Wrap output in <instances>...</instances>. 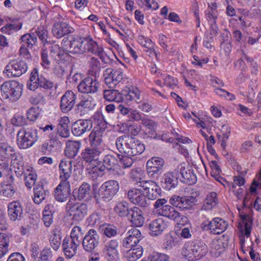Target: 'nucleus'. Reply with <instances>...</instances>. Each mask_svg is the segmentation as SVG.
<instances>
[{
    "instance_id": "obj_55",
    "label": "nucleus",
    "mask_w": 261,
    "mask_h": 261,
    "mask_svg": "<svg viewBox=\"0 0 261 261\" xmlns=\"http://www.w3.org/2000/svg\"><path fill=\"white\" fill-rule=\"evenodd\" d=\"M61 232L57 230H54L52 234L49 237V242L52 248L57 251L61 245Z\"/></svg>"
},
{
    "instance_id": "obj_62",
    "label": "nucleus",
    "mask_w": 261,
    "mask_h": 261,
    "mask_svg": "<svg viewBox=\"0 0 261 261\" xmlns=\"http://www.w3.org/2000/svg\"><path fill=\"white\" fill-rule=\"evenodd\" d=\"M15 193V189L13 184H6L3 187L1 194L5 197L11 198Z\"/></svg>"
},
{
    "instance_id": "obj_45",
    "label": "nucleus",
    "mask_w": 261,
    "mask_h": 261,
    "mask_svg": "<svg viewBox=\"0 0 261 261\" xmlns=\"http://www.w3.org/2000/svg\"><path fill=\"white\" fill-rule=\"evenodd\" d=\"M34 201L36 204H40L48 195L49 191L44 188L43 185H38L34 188Z\"/></svg>"
},
{
    "instance_id": "obj_33",
    "label": "nucleus",
    "mask_w": 261,
    "mask_h": 261,
    "mask_svg": "<svg viewBox=\"0 0 261 261\" xmlns=\"http://www.w3.org/2000/svg\"><path fill=\"white\" fill-rule=\"evenodd\" d=\"M129 135H124L118 137L115 142L116 146L119 152L122 155H127L130 140L132 138Z\"/></svg>"
},
{
    "instance_id": "obj_25",
    "label": "nucleus",
    "mask_w": 261,
    "mask_h": 261,
    "mask_svg": "<svg viewBox=\"0 0 261 261\" xmlns=\"http://www.w3.org/2000/svg\"><path fill=\"white\" fill-rule=\"evenodd\" d=\"M50 53L51 56L57 61H69L71 58L67 49L61 48L58 44L53 45L50 47Z\"/></svg>"
},
{
    "instance_id": "obj_47",
    "label": "nucleus",
    "mask_w": 261,
    "mask_h": 261,
    "mask_svg": "<svg viewBox=\"0 0 261 261\" xmlns=\"http://www.w3.org/2000/svg\"><path fill=\"white\" fill-rule=\"evenodd\" d=\"M130 248L125 254V258L128 261H136L142 256L143 249L142 246H137V247Z\"/></svg>"
},
{
    "instance_id": "obj_42",
    "label": "nucleus",
    "mask_w": 261,
    "mask_h": 261,
    "mask_svg": "<svg viewBox=\"0 0 261 261\" xmlns=\"http://www.w3.org/2000/svg\"><path fill=\"white\" fill-rule=\"evenodd\" d=\"M88 74L93 77L98 78L99 76L101 70V64L98 59L92 57L88 61Z\"/></svg>"
},
{
    "instance_id": "obj_56",
    "label": "nucleus",
    "mask_w": 261,
    "mask_h": 261,
    "mask_svg": "<svg viewBox=\"0 0 261 261\" xmlns=\"http://www.w3.org/2000/svg\"><path fill=\"white\" fill-rule=\"evenodd\" d=\"M32 33L35 35L37 39L38 37L44 44H47L49 42L48 40V31L44 27H38L35 30L34 32Z\"/></svg>"
},
{
    "instance_id": "obj_44",
    "label": "nucleus",
    "mask_w": 261,
    "mask_h": 261,
    "mask_svg": "<svg viewBox=\"0 0 261 261\" xmlns=\"http://www.w3.org/2000/svg\"><path fill=\"white\" fill-rule=\"evenodd\" d=\"M218 203V199L217 193L214 192H212L207 195L203 204L201 207V210H211Z\"/></svg>"
},
{
    "instance_id": "obj_50",
    "label": "nucleus",
    "mask_w": 261,
    "mask_h": 261,
    "mask_svg": "<svg viewBox=\"0 0 261 261\" xmlns=\"http://www.w3.org/2000/svg\"><path fill=\"white\" fill-rule=\"evenodd\" d=\"M37 179V174L34 169L31 167L26 169L25 174L24 175V180L25 181V186L28 188H31L34 186Z\"/></svg>"
},
{
    "instance_id": "obj_59",
    "label": "nucleus",
    "mask_w": 261,
    "mask_h": 261,
    "mask_svg": "<svg viewBox=\"0 0 261 261\" xmlns=\"http://www.w3.org/2000/svg\"><path fill=\"white\" fill-rule=\"evenodd\" d=\"M124 94L123 96L124 99L127 100H134L137 102H138V100H140V92L137 88H135L132 90H129L128 92L126 90L123 91Z\"/></svg>"
},
{
    "instance_id": "obj_49",
    "label": "nucleus",
    "mask_w": 261,
    "mask_h": 261,
    "mask_svg": "<svg viewBox=\"0 0 261 261\" xmlns=\"http://www.w3.org/2000/svg\"><path fill=\"white\" fill-rule=\"evenodd\" d=\"M54 206L50 204H47L43 211L42 220L44 225L49 227L53 222Z\"/></svg>"
},
{
    "instance_id": "obj_53",
    "label": "nucleus",
    "mask_w": 261,
    "mask_h": 261,
    "mask_svg": "<svg viewBox=\"0 0 261 261\" xmlns=\"http://www.w3.org/2000/svg\"><path fill=\"white\" fill-rule=\"evenodd\" d=\"M84 232L81 227L75 226L72 228L70 237L72 240L80 244L84 239Z\"/></svg>"
},
{
    "instance_id": "obj_26",
    "label": "nucleus",
    "mask_w": 261,
    "mask_h": 261,
    "mask_svg": "<svg viewBox=\"0 0 261 261\" xmlns=\"http://www.w3.org/2000/svg\"><path fill=\"white\" fill-rule=\"evenodd\" d=\"M80 244L71 239L66 237L62 242L63 252L66 257L69 258L73 257L76 253L77 247Z\"/></svg>"
},
{
    "instance_id": "obj_4",
    "label": "nucleus",
    "mask_w": 261,
    "mask_h": 261,
    "mask_svg": "<svg viewBox=\"0 0 261 261\" xmlns=\"http://www.w3.org/2000/svg\"><path fill=\"white\" fill-rule=\"evenodd\" d=\"M1 90L4 98L16 101L22 95L23 85L16 81H6L1 85Z\"/></svg>"
},
{
    "instance_id": "obj_57",
    "label": "nucleus",
    "mask_w": 261,
    "mask_h": 261,
    "mask_svg": "<svg viewBox=\"0 0 261 261\" xmlns=\"http://www.w3.org/2000/svg\"><path fill=\"white\" fill-rule=\"evenodd\" d=\"M102 233L107 238H111L118 234V229L113 224H105L102 227Z\"/></svg>"
},
{
    "instance_id": "obj_24",
    "label": "nucleus",
    "mask_w": 261,
    "mask_h": 261,
    "mask_svg": "<svg viewBox=\"0 0 261 261\" xmlns=\"http://www.w3.org/2000/svg\"><path fill=\"white\" fill-rule=\"evenodd\" d=\"M8 213L11 221H20L23 218V209L20 203L16 201L10 203L8 205Z\"/></svg>"
},
{
    "instance_id": "obj_31",
    "label": "nucleus",
    "mask_w": 261,
    "mask_h": 261,
    "mask_svg": "<svg viewBox=\"0 0 261 261\" xmlns=\"http://www.w3.org/2000/svg\"><path fill=\"white\" fill-rule=\"evenodd\" d=\"M177 184V177L173 172L166 173L161 181L162 187L167 191H169L172 188H175Z\"/></svg>"
},
{
    "instance_id": "obj_41",
    "label": "nucleus",
    "mask_w": 261,
    "mask_h": 261,
    "mask_svg": "<svg viewBox=\"0 0 261 261\" xmlns=\"http://www.w3.org/2000/svg\"><path fill=\"white\" fill-rule=\"evenodd\" d=\"M10 23H8L1 29V32L4 34L12 35L21 30L22 23L18 21L9 18Z\"/></svg>"
},
{
    "instance_id": "obj_63",
    "label": "nucleus",
    "mask_w": 261,
    "mask_h": 261,
    "mask_svg": "<svg viewBox=\"0 0 261 261\" xmlns=\"http://www.w3.org/2000/svg\"><path fill=\"white\" fill-rule=\"evenodd\" d=\"M129 155H120L119 154V162L120 163V166L123 169L130 167L133 163L134 161Z\"/></svg>"
},
{
    "instance_id": "obj_64",
    "label": "nucleus",
    "mask_w": 261,
    "mask_h": 261,
    "mask_svg": "<svg viewBox=\"0 0 261 261\" xmlns=\"http://www.w3.org/2000/svg\"><path fill=\"white\" fill-rule=\"evenodd\" d=\"M41 110L39 108L31 107L27 112V119L31 121H35L41 114Z\"/></svg>"
},
{
    "instance_id": "obj_43",
    "label": "nucleus",
    "mask_w": 261,
    "mask_h": 261,
    "mask_svg": "<svg viewBox=\"0 0 261 261\" xmlns=\"http://www.w3.org/2000/svg\"><path fill=\"white\" fill-rule=\"evenodd\" d=\"M81 146L80 141H68L66 143V147L65 149L66 155L70 158H74L78 153Z\"/></svg>"
},
{
    "instance_id": "obj_1",
    "label": "nucleus",
    "mask_w": 261,
    "mask_h": 261,
    "mask_svg": "<svg viewBox=\"0 0 261 261\" xmlns=\"http://www.w3.org/2000/svg\"><path fill=\"white\" fill-rule=\"evenodd\" d=\"M119 190V184L115 180H110L103 183L97 191L94 192V198L96 203L110 201Z\"/></svg>"
},
{
    "instance_id": "obj_5",
    "label": "nucleus",
    "mask_w": 261,
    "mask_h": 261,
    "mask_svg": "<svg viewBox=\"0 0 261 261\" xmlns=\"http://www.w3.org/2000/svg\"><path fill=\"white\" fill-rule=\"evenodd\" d=\"M87 38L77 39L73 36L65 37L61 42L63 48L73 54H83L86 52Z\"/></svg>"
},
{
    "instance_id": "obj_52",
    "label": "nucleus",
    "mask_w": 261,
    "mask_h": 261,
    "mask_svg": "<svg viewBox=\"0 0 261 261\" xmlns=\"http://www.w3.org/2000/svg\"><path fill=\"white\" fill-rule=\"evenodd\" d=\"M210 165L212 169L211 175L214 177L217 181L222 183L225 186V185L222 182V181H225V179L220 176V173L221 172V169L218 163L216 161H212L210 162Z\"/></svg>"
},
{
    "instance_id": "obj_28",
    "label": "nucleus",
    "mask_w": 261,
    "mask_h": 261,
    "mask_svg": "<svg viewBox=\"0 0 261 261\" xmlns=\"http://www.w3.org/2000/svg\"><path fill=\"white\" fill-rule=\"evenodd\" d=\"M101 152L92 148L89 146L86 147L81 153L82 159L87 163H92L94 162L98 164L100 161H98V158Z\"/></svg>"
},
{
    "instance_id": "obj_17",
    "label": "nucleus",
    "mask_w": 261,
    "mask_h": 261,
    "mask_svg": "<svg viewBox=\"0 0 261 261\" xmlns=\"http://www.w3.org/2000/svg\"><path fill=\"white\" fill-rule=\"evenodd\" d=\"M119 154H107L103 159V166L98 167L97 165H95L91 171L93 173L99 170L100 172H102L106 168L108 170H114L116 169L119 165Z\"/></svg>"
},
{
    "instance_id": "obj_34",
    "label": "nucleus",
    "mask_w": 261,
    "mask_h": 261,
    "mask_svg": "<svg viewBox=\"0 0 261 261\" xmlns=\"http://www.w3.org/2000/svg\"><path fill=\"white\" fill-rule=\"evenodd\" d=\"M151 236H156L161 234L167 228V224L162 218L152 221L149 225Z\"/></svg>"
},
{
    "instance_id": "obj_16",
    "label": "nucleus",
    "mask_w": 261,
    "mask_h": 261,
    "mask_svg": "<svg viewBox=\"0 0 261 261\" xmlns=\"http://www.w3.org/2000/svg\"><path fill=\"white\" fill-rule=\"evenodd\" d=\"M143 192L141 189L133 188L128 191L127 197L132 203L142 207H148L150 205V201L147 200Z\"/></svg>"
},
{
    "instance_id": "obj_60",
    "label": "nucleus",
    "mask_w": 261,
    "mask_h": 261,
    "mask_svg": "<svg viewBox=\"0 0 261 261\" xmlns=\"http://www.w3.org/2000/svg\"><path fill=\"white\" fill-rule=\"evenodd\" d=\"M240 216L245 226L244 234L246 237L248 238L250 236L252 228V219L249 216L246 214L241 215Z\"/></svg>"
},
{
    "instance_id": "obj_39",
    "label": "nucleus",
    "mask_w": 261,
    "mask_h": 261,
    "mask_svg": "<svg viewBox=\"0 0 261 261\" xmlns=\"http://www.w3.org/2000/svg\"><path fill=\"white\" fill-rule=\"evenodd\" d=\"M89 143L90 147L102 152L103 149L102 146V138L100 133L92 131L89 136Z\"/></svg>"
},
{
    "instance_id": "obj_22",
    "label": "nucleus",
    "mask_w": 261,
    "mask_h": 261,
    "mask_svg": "<svg viewBox=\"0 0 261 261\" xmlns=\"http://www.w3.org/2000/svg\"><path fill=\"white\" fill-rule=\"evenodd\" d=\"M74 29L69 23L64 21L55 22L52 28L53 35L57 38H61L65 35L73 33Z\"/></svg>"
},
{
    "instance_id": "obj_12",
    "label": "nucleus",
    "mask_w": 261,
    "mask_h": 261,
    "mask_svg": "<svg viewBox=\"0 0 261 261\" xmlns=\"http://www.w3.org/2000/svg\"><path fill=\"white\" fill-rule=\"evenodd\" d=\"M119 245V239H106L103 241V252L109 261H117Z\"/></svg>"
},
{
    "instance_id": "obj_51",
    "label": "nucleus",
    "mask_w": 261,
    "mask_h": 261,
    "mask_svg": "<svg viewBox=\"0 0 261 261\" xmlns=\"http://www.w3.org/2000/svg\"><path fill=\"white\" fill-rule=\"evenodd\" d=\"M128 206L129 204L127 202L121 201L116 204L114 210L120 217H128L130 211Z\"/></svg>"
},
{
    "instance_id": "obj_30",
    "label": "nucleus",
    "mask_w": 261,
    "mask_h": 261,
    "mask_svg": "<svg viewBox=\"0 0 261 261\" xmlns=\"http://www.w3.org/2000/svg\"><path fill=\"white\" fill-rule=\"evenodd\" d=\"M129 216L127 217L132 225L135 227H141L144 223V218L142 211L137 207L130 208Z\"/></svg>"
},
{
    "instance_id": "obj_11",
    "label": "nucleus",
    "mask_w": 261,
    "mask_h": 261,
    "mask_svg": "<svg viewBox=\"0 0 261 261\" xmlns=\"http://www.w3.org/2000/svg\"><path fill=\"white\" fill-rule=\"evenodd\" d=\"M99 236L96 230L89 229L81 242L83 249L88 253L94 252L99 245Z\"/></svg>"
},
{
    "instance_id": "obj_21",
    "label": "nucleus",
    "mask_w": 261,
    "mask_h": 261,
    "mask_svg": "<svg viewBox=\"0 0 261 261\" xmlns=\"http://www.w3.org/2000/svg\"><path fill=\"white\" fill-rule=\"evenodd\" d=\"M87 205L82 203H76L69 206L68 211L69 216L75 221L82 220L87 215Z\"/></svg>"
},
{
    "instance_id": "obj_32",
    "label": "nucleus",
    "mask_w": 261,
    "mask_h": 261,
    "mask_svg": "<svg viewBox=\"0 0 261 261\" xmlns=\"http://www.w3.org/2000/svg\"><path fill=\"white\" fill-rule=\"evenodd\" d=\"M179 174L181 176L180 180L182 182L192 185L195 184L197 181V177L190 168L181 167L180 168Z\"/></svg>"
},
{
    "instance_id": "obj_10",
    "label": "nucleus",
    "mask_w": 261,
    "mask_h": 261,
    "mask_svg": "<svg viewBox=\"0 0 261 261\" xmlns=\"http://www.w3.org/2000/svg\"><path fill=\"white\" fill-rule=\"evenodd\" d=\"M28 69V64L23 60H12L7 65L4 71L8 76L19 77Z\"/></svg>"
},
{
    "instance_id": "obj_61",
    "label": "nucleus",
    "mask_w": 261,
    "mask_h": 261,
    "mask_svg": "<svg viewBox=\"0 0 261 261\" xmlns=\"http://www.w3.org/2000/svg\"><path fill=\"white\" fill-rule=\"evenodd\" d=\"M141 261H171L169 257L162 253H153L148 256L147 258H144Z\"/></svg>"
},
{
    "instance_id": "obj_23",
    "label": "nucleus",
    "mask_w": 261,
    "mask_h": 261,
    "mask_svg": "<svg viewBox=\"0 0 261 261\" xmlns=\"http://www.w3.org/2000/svg\"><path fill=\"white\" fill-rule=\"evenodd\" d=\"M76 96L72 91H67L62 96L60 101V108L64 113L69 112L75 103Z\"/></svg>"
},
{
    "instance_id": "obj_14",
    "label": "nucleus",
    "mask_w": 261,
    "mask_h": 261,
    "mask_svg": "<svg viewBox=\"0 0 261 261\" xmlns=\"http://www.w3.org/2000/svg\"><path fill=\"white\" fill-rule=\"evenodd\" d=\"M77 88L80 93L94 94L98 91L100 84L97 77L88 76L80 82Z\"/></svg>"
},
{
    "instance_id": "obj_7",
    "label": "nucleus",
    "mask_w": 261,
    "mask_h": 261,
    "mask_svg": "<svg viewBox=\"0 0 261 261\" xmlns=\"http://www.w3.org/2000/svg\"><path fill=\"white\" fill-rule=\"evenodd\" d=\"M167 203V201L164 198L158 199L154 204V207L158 210L160 215L178 221L181 217L180 213Z\"/></svg>"
},
{
    "instance_id": "obj_13",
    "label": "nucleus",
    "mask_w": 261,
    "mask_h": 261,
    "mask_svg": "<svg viewBox=\"0 0 261 261\" xmlns=\"http://www.w3.org/2000/svg\"><path fill=\"white\" fill-rule=\"evenodd\" d=\"M165 164L164 160L159 157H153L146 163V170L149 176L158 179L161 175Z\"/></svg>"
},
{
    "instance_id": "obj_46",
    "label": "nucleus",
    "mask_w": 261,
    "mask_h": 261,
    "mask_svg": "<svg viewBox=\"0 0 261 261\" xmlns=\"http://www.w3.org/2000/svg\"><path fill=\"white\" fill-rule=\"evenodd\" d=\"M69 120L67 117H63L59 120L58 126V132L60 136L63 138H67L70 135L68 127Z\"/></svg>"
},
{
    "instance_id": "obj_27",
    "label": "nucleus",
    "mask_w": 261,
    "mask_h": 261,
    "mask_svg": "<svg viewBox=\"0 0 261 261\" xmlns=\"http://www.w3.org/2000/svg\"><path fill=\"white\" fill-rule=\"evenodd\" d=\"M72 164L71 161L62 160L59 165V170L60 172L61 182L65 185L69 184L67 181L68 179L71 176L72 172Z\"/></svg>"
},
{
    "instance_id": "obj_36",
    "label": "nucleus",
    "mask_w": 261,
    "mask_h": 261,
    "mask_svg": "<svg viewBox=\"0 0 261 261\" xmlns=\"http://www.w3.org/2000/svg\"><path fill=\"white\" fill-rule=\"evenodd\" d=\"M117 109L123 115H127L130 120L138 121L142 119L141 115L136 110L125 107L122 104L117 105Z\"/></svg>"
},
{
    "instance_id": "obj_40",
    "label": "nucleus",
    "mask_w": 261,
    "mask_h": 261,
    "mask_svg": "<svg viewBox=\"0 0 261 261\" xmlns=\"http://www.w3.org/2000/svg\"><path fill=\"white\" fill-rule=\"evenodd\" d=\"M123 91L122 92L116 90H105L103 92V97L108 101H115L117 103L124 100Z\"/></svg>"
},
{
    "instance_id": "obj_29",
    "label": "nucleus",
    "mask_w": 261,
    "mask_h": 261,
    "mask_svg": "<svg viewBox=\"0 0 261 261\" xmlns=\"http://www.w3.org/2000/svg\"><path fill=\"white\" fill-rule=\"evenodd\" d=\"M145 145L138 139L132 137L127 155L135 156L141 154L145 150Z\"/></svg>"
},
{
    "instance_id": "obj_35",
    "label": "nucleus",
    "mask_w": 261,
    "mask_h": 261,
    "mask_svg": "<svg viewBox=\"0 0 261 261\" xmlns=\"http://www.w3.org/2000/svg\"><path fill=\"white\" fill-rule=\"evenodd\" d=\"M93 100V98L89 95L83 96L80 101L76 106L77 113L82 115L85 113L86 110H91L95 105Z\"/></svg>"
},
{
    "instance_id": "obj_9",
    "label": "nucleus",
    "mask_w": 261,
    "mask_h": 261,
    "mask_svg": "<svg viewBox=\"0 0 261 261\" xmlns=\"http://www.w3.org/2000/svg\"><path fill=\"white\" fill-rule=\"evenodd\" d=\"M196 195H197L196 194ZM196 196L173 195L169 199V202L173 206L178 207L185 211L191 209L193 206L196 205L197 199Z\"/></svg>"
},
{
    "instance_id": "obj_2",
    "label": "nucleus",
    "mask_w": 261,
    "mask_h": 261,
    "mask_svg": "<svg viewBox=\"0 0 261 261\" xmlns=\"http://www.w3.org/2000/svg\"><path fill=\"white\" fill-rule=\"evenodd\" d=\"M37 130L33 127H23L17 134V143L21 149L32 147L38 140Z\"/></svg>"
},
{
    "instance_id": "obj_48",
    "label": "nucleus",
    "mask_w": 261,
    "mask_h": 261,
    "mask_svg": "<svg viewBox=\"0 0 261 261\" xmlns=\"http://www.w3.org/2000/svg\"><path fill=\"white\" fill-rule=\"evenodd\" d=\"M19 41L20 44L32 48L34 45H36L38 39L35 35L31 32L21 36Z\"/></svg>"
},
{
    "instance_id": "obj_18",
    "label": "nucleus",
    "mask_w": 261,
    "mask_h": 261,
    "mask_svg": "<svg viewBox=\"0 0 261 261\" xmlns=\"http://www.w3.org/2000/svg\"><path fill=\"white\" fill-rule=\"evenodd\" d=\"M143 237L139 230L133 228L127 232V237L123 240L122 246L126 248L137 247L141 246L139 244L141 242Z\"/></svg>"
},
{
    "instance_id": "obj_54",
    "label": "nucleus",
    "mask_w": 261,
    "mask_h": 261,
    "mask_svg": "<svg viewBox=\"0 0 261 261\" xmlns=\"http://www.w3.org/2000/svg\"><path fill=\"white\" fill-rule=\"evenodd\" d=\"M10 237L6 234L0 233V258L8 251Z\"/></svg>"
},
{
    "instance_id": "obj_38",
    "label": "nucleus",
    "mask_w": 261,
    "mask_h": 261,
    "mask_svg": "<svg viewBox=\"0 0 261 261\" xmlns=\"http://www.w3.org/2000/svg\"><path fill=\"white\" fill-rule=\"evenodd\" d=\"M86 52L91 53L97 55L102 61L104 60L103 48L101 45H99L97 43L94 41L92 38H87Z\"/></svg>"
},
{
    "instance_id": "obj_8",
    "label": "nucleus",
    "mask_w": 261,
    "mask_h": 261,
    "mask_svg": "<svg viewBox=\"0 0 261 261\" xmlns=\"http://www.w3.org/2000/svg\"><path fill=\"white\" fill-rule=\"evenodd\" d=\"M228 226L227 222L222 218L216 217L212 220H206L201 224V229L204 231H209L215 234H220L224 232Z\"/></svg>"
},
{
    "instance_id": "obj_3",
    "label": "nucleus",
    "mask_w": 261,
    "mask_h": 261,
    "mask_svg": "<svg viewBox=\"0 0 261 261\" xmlns=\"http://www.w3.org/2000/svg\"><path fill=\"white\" fill-rule=\"evenodd\" d=\"M207 252V246L199 240H195L186 244L182 250L184 255L189 260L200 258Z\"/></svg>"
},
{
    "instance_id": "obj_6",
    "label": "nucleus",
    "mask_w": 261,
    "mask_h": 261,
    "mask_svg": "<svg viewBox=\"0 0 261 261\" xmlns=\"http://www.w3.org/2000/svg\"><path fill=\"white\" fill-rule=\"evenodd\" d=\"M54 83L47 80L43 74L39 75L38 69L34 68L32 71L29 81L27 83V87L32 91H35L38 87L45 89H51Z\"/></svg>"
},
{
    "instance_id": "obj_15",
    "label": "nucleus",
    "mask_w": 261,
    "mask_h": 261,
    "mask_svg": "<svg viewBox=\"0 0 261 261\" xmlns=\"http://www.w3.org/2000/svg\"><path fill=\"white\" fill-rule=\"evenodd\" d=\"M138 187H142L144 193L143 194L147 200L156 199L160 196L161 189L157 184L152 180H143L140 182Z\"/></svg>"
},
{
    "instance_id": "obj_20",
    "label": "nucleus",
    "mask_w": 261,
    "mask_h": 261,
    "mask_svg": "<svg viewBox=\"0 0 261 261\" xmlns=\"http://www.w3.org/2000/svg\"><path fill=\"white\" fill-rule=\"evenodd\" d=\"M103 77L105 83L109 87H113L123 79V74L119 70L107 68L103 72Z\"/></svg>"
},
{
    "instance_id": "obj_37",
    "label": "nucleus",
    "mask_w": 261,
    "mask_h": 261,
    "mask_svg": "<svg viewBox=\"0 0 261 261\" xmlns=\"http://www.w3.org/2000/svg\"><path fill=\"white\" fill-rule=\"evenodd\" d=\"M69 184L65 185L60 182L55 191V198L59 202H64L66 200L69 194Z\"/></svg>"
},
{
    "instance_id": "obj_58",
    "label": "nucleus",
    "mask_w": 261,
    "mask_h": 261,
    "mask_svg": "<svg viewBox=\"0 0 261 261\" xmlns=\"http://www.w3.org/2000/svg\"><path fill=\"white\" fill-rule=\"evenodd\" d=\"M91 192L90 186L87 182H83L79 187L77 197L79 200L88 198Z\"/></svg>"
},
{
    "instance_id": "obj_19",
    "label": "nucleus",
    "mask_w": 261,
    "mask_h": 261,
    "mask_svg": "<svg viewBox=\"0 0 261 261\" xmlns=\"http://www.w3.org/2000/svg\"><path fill=\"white\" fill-rule=\"evenodd\" d=\"M93 126L92 121L90 119H79L73 123L71 127L73 135L76 137L81 136L89 132Z\"/></svg>"
}]
</instances>
